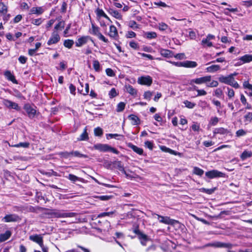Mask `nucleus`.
<instances>
[{
  "mask_svg": "<svg viewBox=\"0 0 252 252\" xmlns=\"http://www.w3.org/2000/svg\"><path fill=\"white\" fill-rule=\"evenodd\" d=\"M158 51L160 55L163 57L166 58H169L172 57V53L170 50L160 48L159 49Z\"/></svg>",
  "mask_w": 252,
  "mask_h": 252,
  "instance_id": "nucleus-26",
  "label": "nucleus"
},
{
  "mask_svg": "<svg viewBox=\"0 0 252 252\" xmlns=\"http://www.w3.org/2000/svg\"><path fill=\"white\" fill-rule=\"evenodd\" d=\"M76 214L73 212H63V218H72L75 217Z\"/></svg>",
  "mask_w": 252,
  "mask_h": 252,
  "instance_id": "nucleus-47",
  "label": "nucleus"
},
{
  "mask_svg": "<svg viewBox=\"0 0 252 252\" xmlns=\"http://www.w3.org/2000/svg\"><path fill=\"white\" fill-rule=\"evenodd\" d=\"M96 198H98L102 201H106V200H108L111 199L112 196L101 195V196H97L96 197Z\"/></svg>",
  "mask_w": 252,
  "mask_h": 252,
  "instance_id": "nucleus-54",
  "label": "nucleus"
},
{
  "mask_svg": "<svg viewBox=\"0 0 252 252\" xmlns=\"http://www.w3.org/2000/svg\"><path fill=\"white\" fill-rule=\"evenodd\" d=\"M43 20L41 18L38 19H32L31 23L36 26H39L43 22Z\"/></svg>",
  "mask_w": 252,
  "mask_h": 252,
  "instance_id": "nucleus-42",
  "label": "nucleus"
},
{
  "mask_svg": "<svg viewBox=\"0 0 252 252\" xmlns=\"http://www.w3.org/2000/svg\"><path fill=\"white\" fill-rule=\"evenodd\" d=\"M158 28L161 31H165L167 29L168 26L164 23H161L158 25Z\"/></svg>",
  "mask_w": 252,
  "mask_h": 252,
  "instance_id": "nucleus-60",
  "label": "nucleus"
},
{
  "mask_svg": "<svg viewBox=\"0 0 252 252\" xmlns=\"http://www.w3.org/2000/svg\"><path fill=\"white\" fill-rule=\"evenodd\" d=\"M108 35L114 39H117L118 38L119 34L118 31L114 26L111 25L110 26Z\"/></svg>",
  "mask_w": 252,
  "mask_h": 252,
  "instance_id": "nucleus-14",
  "label": "nucleus"
},
{
  "mask_svg": "<svg viewBox=\"0 0 252 252\" xmlns=\"http://www.w3.org/2000/svg\"><path fill=\"white\" fill-rule=\"evenodd\" d=\"M243 86L244 89L252 90V85L250 84L248 81H244Z\"/></svg>",
  "mask_w": 252,
  "mask_h": 252,
  "instance_id": "nucleus-55",
  "label": "nucleus"
},
{
  "mask_svg": "<svg viewBox=\"0 0 252 252\" xmlns=\"http://www.w3.org/2000/svg\"><path fill=\"white\" fill-rule=\"evenodd\" d=\"M220 69V65L218 64H213L206 68V71L209 73H214Z\"/></svg>",
  "mask_w": 252,
  "mask_h": 252,
  "instance_id": "nucleus-19",
  "label": "nucleus"
},
{
  "mask_svg": "<svg viewBox=\"0 0 252 252\" xmlns=\"http://www.w3.org/2000/svg\"><path fill=\"white\" fill-rule=\"evenodd\" d=\"M94 148L100 152H111L116 154H119V151L116 149L109 146L107 144H98L94 146Z\"/></svg>",
  "mask_w": 252,
  "mask_h": 252,
  "instance_id": "nucleus-3",
  "label": "nucleus"
},
{
  "mask_svg": "<svg viewBox=\"0 0 252 252\" xmlns=\"http://www.w3.org/2000/svg\"><path fill=\"white\" fill-rule=\"evenodd\" d=\"M68 155H71V156L77 157L79 158H86L87 156L85 155L82 154L80 153L78 151H74L70 152V154H67Z\"/></svg>",
  "mask_w": 252,
  "mask_h": 252,
  "instance_id": "nucleus-40",
  "label": "nucleus"
},
{
  "mask_svg": "<svg viewBox=\"0 0 252 252\" xmlns=\"http://www.w3.org/2000/svg\"><path fill=\"white\" fill-rule=\"evenodd\" d=\"M115 212H116L115 211H112V212H109L102 213H100L98 215L97 218H99L104 217H106V216L112 217L113 215L115 213Z\"/></svg>",
  "mask_w": 252,
  "mask_h": 252,
  "instance_id": "nucleus-34",
  "label": "nucleus"
},
{
  "mask_svg": "<svg viewBox=\"0 0 252 252\" xmlns=\"http://www.w3.org/2000/svg\"><path fill=\"white\" fill-rule=\"evenodd\" d=\"M137 82L139 84L149 86L152 84L153 80L150 76H141L138 78Z\"/></svg>",
  "mask_w": 252,
  "mask_h": 252,
  "instance_id": "nucleus-8",
  "label": "nucleus"
},
{
  "mask_svg": "<svg viewBox=\"0 0 252 252\" xmlns=\"http://www.w3.org/2000/svg\"><path fill=\"white\" fill-rule=\"evenodd\" d=\"M145 36L148 39L155 38L157 35L155 32H146L144 34Z\"/></svg>",
  "mask_w": 252,
  "mask_h": 252,
  "instance_id": "nucleus-39",
  "label": "nucleus"
},
{
  "mask_svg": "<svg viewBox=\"0 0 252 252\" xmlns=\"http://www.w3.org/2000/svg\"><path fill=\"white\" fill-rule=\"evenodd\" d=\"M115 165H116V167L123 173H124L126 177L128 179H132L133 178H137L138 179L140 180H143V178L140 176H139L138 175L136 174H133V175H130L127 173L123 166V165L122 164V162L120 161H116L114 163Z\"/></svg>",
  "mask_w": 252,
  "mask_h": 252,
  "instance_id": "nucleus-2",
  "label": "nucleus"
},
{
  "mask_svg": "<svg viewBox=\"0 0 252 252\" xmlns=\"http://www.w3.org/2000/svg\"><path fill=\"white\" fill-rule=\"evenodd\" d=\"M93 67L96 71H99L100 69V64L98 61L94 60L93 61Z\"/></svg>",
  "mask_w": 252,
  "mask_h": 252,
  "instance_id": "nucleus-50",
  "label": "nucleus"
},
{
  "mask_svg": "<svg viewBox=\"0 0 252 252\" xmlns=\"http://www.w3.org/2000/svg\"><path fill=\"white\" fill-rule=\"evenodd\" d=\"M160 149L163 151H164L166 152H168V153H170L175 155H177V154L176 152H175L174 151H173L171 149H170L169 148L166 147L165 146H161Z\"/></svg>",
  "mask_w": 252,
  "mask_h": 252,
  "instance_id": "nucleus-43",
  "label": "nucleus"
},
{
  "mask_svg": "<svg viewBox=\"0 0 252 252\" xmlns=\"http://www.w3.org/2000/svg\"><path fill=\"white\" fill-rule=\"evenodd\" d=\"M240 60H241L244 63H249L251 62H252V55L246 54L244 56L240 57Z\"/></svg>",
  "mask_w": 252,
  "mask_h": 252,
  "instance_id": "nucleus-29",
  "label": "nucleus"
},
{
  "mask_svg": "<svg viewBox=\"0 0 252 252\" xmlns=\"http://www.w3.org/2000/svg\"><path fill=\"white\" fill-rule=\"evenodd\" d=\"M2 103L5 106L9 109H14L16 110H19L20 109L17 103L12 102L8 99H4Z\"/></svg>",
  "mask_w": 252,
  "mask_h": 252,
  "instance_id": "nucleus-11",
  "label": "nucleus"
},
{
  "mask_svg": "<svg viewBox=\"0 0 252 252\" xmlns=\"http://www.w3.org/2000/svg\"><path fill=\"white\" fill-rule=\"evenodd\" d=\"M125 89L126 91L131 95L135 96L137 94V90L133 88L131 85H126Z\"/></svg>",
  "mask_w": 252,
  "mask_h": 252,
  "instance_id": "nucleus-25",
  "label": "nucleus"
},
{
  "mask_svg": "<svg viewBox=\"0 0 252 252\" xmlns=\"http://www.w3.org/2000/svg\"><path fill=\"white\" fill-rule=\"evenodd\" d=\"M211 76L210 75L205 76L200 78H197L190 80L189 84L193 85L194 83L198 85L202 84H207L211 81Z\"/></svg>",
  "mask_w": 252,
  "mask_h": 252,
  "instance_id": "nucleus-5",
  "label": "nucleus"
},
{
  "mask_svg": "<svg viewBox=\"0 0 252 252\" xmlns=\"http://www.w3.org/2000/svg\"><path fill=\"white\" fill-rule=\"evenodd\" d=\"M194 89L196 90L197 92V96L205 95L207 94L206 92L204 90L196 89L195 87H194Z\"/></svg>",
  "mask_w": 252,
  "mask_h": 252,
  "instance_id": "nucleus-58",
  "label": "nucleus"
},
{
  "mask_svg": "<svg viewBox=\"0 0 252 252\" xmlns=\"http://www.w3.org/2000/svg\"><path fill=\"white\" fill-rule=\"evenodd\" d=\"M156 216H157L158 220H159L160 222L166 224L172 223L173 220L170 219L168 217H163L159 215H156Z\"/></svg>",
  "mask_w": 252,
  "mask_h": 252,
  "instance_id": "nucleus-17",
  "label": "nucleus"
},
{
  "mask_svg": "<svg viewBox=\"0 0 252 252\" xmlns=\"http://www.w3.org/2000/svg\"><path fill=\"white\" fill-rule=\"evenodd\" d=\"M126 36L128 38L135 37L136 36V33L132 31H128L126 33Z\"/></svg>",
  "mask_w": 252,
  "mask_h": 252,
  "instance_id": "nucleus-62",
  "label": "nucleus"
},
{
  "mask_svg": "<svg viewBox=\"0 0 252 252\" xmlns=\"http://www.w3.org/2000/svg\"><path fill=\"white\" fill-rule=\"evenodd\" d=\"M44 11L43 7L36 6L32 7L30 10V14L41 15Z\"/></svg>",
  "mask_w": 252,
  "mask_h": 252,
  "instance_id": "nucleus-15",
  "label": "nucleus"
},
{
  "mask_svg": "<svg viewBox=\"0 0 252 252\" xmlns=\"http://www.w3.org/2000/svg\"><path fill=\"white\" fill-rule=\"evenodd\" d=\"M213 133L215 134H220L222 135H226L229 133V131L227 129L223 127H219L215 128L213 131Z\"/></svg>",
  "mask_w": 252,
  "mask_h": 252,
  "instance_id": "nucleus-23",
  "label": "nucleus"
},
{
  "mask_svg": "<svg viewBox=\"0 0 252 252\" xmlns=\"http://www.w3.org/2000/svg\"><path fill=\"white\" fill-rule=\"evenodd\" d=\"M127 145L129 148L131 149L134 152H135L138 155H141L143 154V150L142 148H140L135 145H134L131 143H128Z\"/></svg>",
  "mask_w": 252,
  "mask_h": 252,
  "instance_id": "nucleus-22",
  "label": "nucleus"
},
{
  "mask_svg": "<svg viewBox=\"0 0 252 252\" xmlns=\"http://www.w3.org/2000/svg\"><path fill=\"white\" fill-rule=\"evenodd\" d=\"M89 139L88 134L87 132V128L84 129L83 133L80 135V137L77 138L78 141H85Z\"/></svg>",
  "mask_w": 252,
  "mask_h": 252,
  "instance_id": "nucleus-30",
  "label": "nucleus"
},
{
  "mask_svg": "<svg viewBox=\"0 0 252 252\" xmlns=\"http://www.w3.org/2000/svg\"><path fill=\"white\" fill-rule=\"evenodd\" d=\"M30 239L38 244L40 246L43 245V238L40 235H33L30 236Z\"/></svg>",
  "mask_w": 252,
  "mask_h": 252,
  "instance_id": "nucleus-16",
  "label": "nucleus"
},
{
  "mask_svg": "<svg viewBox=\"0 0 252 252\" xmlns=\"http://www.w3.org/2000/svg\"><path fill=\"white\" fill-rule=\"evenodd\" d=\"M68 179L70 180V181L73 182H75L77 181H79V178L77 177L75 175H74L73 174H69L68 175Z\"/></svg>",
  "mask_w": 252,
  "mask_h": 252,
  "instance_id": "nucleus-56",
  "label": "nucleus"
},
{
  "mask_svg": "<svg viewBox=\"0 0 252 252\" xmlns=\"http://www.w3.org/2000/svg\"><path fill=\"white\" fill-rule=\"evenodd\" d=\"M129 46L131 48L134 49H137L139 48V46L137 43L135 41H131L129 42Z\"/></svg>",
  "mask_w": 252,
  "mask_h": 252,
  "instance_id": "nucleus-64",
  "label": "nucleus"
},
{
  "mask_svg": "<svg viewBox=\"0 0 252 252\" xmlns=\"http://www.w3.org/2000/svg\"><path fill=\"white\" fill-rule=\"evenodd\" d=\"M5 76L7 78L8 80L11 81L13 83L17 84V82L15 78L14 75L11 73V72L9 70L6 71L4 73Z\"/></svg>",
  "mask_w": 252,
  "mask_h": 252,
  "instance_id": "nucleus-24",
  "label": "nucleus"
},
{
  "mask_svg": "<svg viewBox=\"0 0 252 252\" xmlns=\"http://www.w3.org/2000/svg\"><path fill=\"white\" fill-rule=\"evenodd\" d=\"M126 106V104L124 102H120L117 107V112H121L123 111L125 109Z\"/></svg>",
  "mask_w": 252,
  "mask_h": 252,
  "instance_id": "nucleus-46",
  "label": "nucleus"
},
{
  "mask_svg": "<svg viewBox=\"0 0 252 252\" xmlns=\"http://www.w3.org/2000/svg\"><path fill=\"white\" fill-rule=\"evenodd\" d=\"M197 65V63L194 61H186L183 62V67L194 68Z\"/></svg>",
  "mask_w": 252,
  "mask_h": 252,
  "instance_id": "nucleus-27",
  "label": "nucleus"
},
{
  "mask_svg": "<svg viewBox=\"0 0 252 252\" xmlns=\"http://www.w3.org/2000/svg\"><path fill=\"white\" fill-rule=\"evenodd\" d=\"M128 26L129 28L134 30H136L139 28V25H138L134 21H130L128 23Z\"/></svg>",
  "mask_w": 252,
  "mask_h": 252,
  "instance_id": "nucleus-35",
  "label": "nucleus"
},
{
  "mask_svg": "<svg viewBox=\"0 0 252 252\" xmlns=\"http://www.w3.org/2000/svg\"><path fill=\"white\" fill-rule=\"evenodd\" d=\"M63 212L59 211H54L52 213V214L54 215L55 217L57 218H63V216H62V215L63 216Z\"/></svg>",
  "mask_w": 252,
  "mask_h": 252,
  "instance_id": "nucleus-57",
  "label": "nucleus"
},
{
  "mask_svg": "<svg viewBox=\"0 0 252 252\" xmlns=\"http://www.w3.org/2000/svg\"><path fill=\"white\" fill-rule=\"evenodd\" d=\"M90 33L97 36L100 40L105 43L108 42V40L103 36L100 32L99 28L92 24V28L90 30Z\"/></svg>",
  "mask_w": 252,
  "mask_h": 252,
  "instance_id": "nucleus-4",
  "label": "nucleus"
},
{
  "mask_svg": "<svg viewBox=\"0 0 252 252\" xmlns=\"http://www.w3.org/2000/svg\"><path fill=\"white\" fill-rule=\"evenodd\" d=\"M219 80L220 82L230 85L235 89L240 87L239 84L235 80L233 74H230L227 76L221 75L219 78Z\"/></svg>",
  "mask_w": 252,
  "mask_h": 252,
  "instance_id": "nucleus-1",
  "label": "nucleus"
},
{
  "mask_svg": "<svg viewBox=\"0 0 252 252\" xmlns=\"http://www.w3.org/2000/svg\"><path fill=\"white\" fill-rule=\"evenodd\" d=\"M94 132L96 136H100L102 134V130L100 127H97L95 128Z\"/></svg>",
  "mask_w": 252,
  "mask_h": 252,
  "instance_id": "nucleus-63",
  "label": "nucleus"
},
{
  "mask_svg": "<svg viewBox=\"0 0 252 252\" xmlns=\"http://www.w3.org/2000/svg\"><path fill=\"white\" fill-rule=\"evenodd\" d=\"M74 41L71 39L65 40L63 43V45L69 49L71 48L74 44Z\"/></svg>",
  "mask_w": 252,
  "mask_h": 252,
  "instance_id": "nucleus-37",
  "label": "nucleus"
},
{
  "mask_svg": "<svg viewBox=\"0 0 252 252\" xmlns=\"http://www.w3.org/2000/svg\"><path fill=\"white\" fill-rule=\"evenodd\" d=\"M118 93L115 88H112L109 93V96L110 98H113L118 95Z\"/></svg>",
  "mask_w": 252,
  "mask_h": 252,
  "instance_id": "nucleus-51",
  "label": "nucleus"
},
{
  "mask_svg": "<svg viewBox=\"0 0 252 252\" xmlns=\"http://www.w3.org/2000/svg\"><path fill=\"white\" fill-rule=\"evenodd\" d=\"M19 219V217L15 215V214H11V215H6L4 218L3 220L5 222H13V221H16L18 220Z\"/></svg>",
  "mask_w": 252,
  "mask_h": 252,
  "instance_id": "nucleus-18",
  "label": "nucleus"
},
{
  "mask_svg": "<svg viewBox=\"0 0 252 252\" xmlns=\"http://www.w3.org/2000/svg\"><path fill=\"white\" fill-rule=\"evenodd\" d=\"M128 119L130 121L132 125H137L140 123L139 118L135 115H130L128 117Z\"/></svg>",
  "mask_w": 252,
  "mask_h": 252,
  "instance_id": "nucleus-21",
  "label": "nucleus"
},
{
  "mask_svg": "<svg viewBox=\"0 0 252 252\" xmlns=\"http://www.w3.org/2000/svg\"><path fill=\"white\" fill-rule=\"evenodd\" d=\"M193 172L197 175L201 176L204 173V171L197 167H194L193 168Z\"/></svg>",
  "mask_w": 252,
  "mask_h": 252,
  "instance_id": "nucleus-41",
  "label": "nucleus"
},
{
  "mask_svg": "<svg viewBox=\"0 0 252 252\" xmlns=\"http://www.w3.org/2000/svg\"><path fill=\"white\" fill-rule=\"evenodd\" d=\"M244 122L246 124L250 123L252 121V112H248L244 117Z\"/></svg>",
  "mask_w": 252,
  "mask_h": 252,
  "instance_id": "nucleus-33",
  "label": "nucleus"
},
{
  "mask_svg": "<svg viewBox=\"0 0 252 252\" xmlns=\"http://www.w3.org/2000/svg\"><path fill=\"white\" fill-rule=\"evenodd\" d=\"M219 83L217 81L212 80L207 83L206 86L208 87H216L218 86Z\"/></svg>",
  "mask_w": 252,
  "mask_h": 252,
  "instance_id": "nucleus-48",
  "label": "nucleus"
},
{
  "mask_svg": "<svg viewBox=\"0 0 252 252\" xmlns=\"http://www.w3.org/2000/svg\"><path fill=\"white\" fill-rule=\"evenodd\" d=\"M95 12H96V14L97 16L103 17L105 18L106 19H107V20L110 21V19L109 18V17H108V16L104 13V12L103 11V10L102 9L97 8Z\"/></svg>",
  "mask_w": 252,
  "mask_h": 252,
  "instance_id": "nucleus-31",
  "label": "nucleus"
},
{
  "mask_svg": "<svg viewBox=\"0 0 252 252\" xmlns=\"http://www.w3.org/2000/svg\"><path fill=\"white\" fill-rule=\"evenodd\" d=\"M219 121V119L217 117H214L211 118L210 121L209 122L208 126H214L217 125Z\"/></svg>",
  "mask_w": 252,
  "mask_h": 252,
  "instance_id": "nucleus-36",
  "label": "nucleus"
},
{
  "mask_svg": "<svg viewBox=\"0 0 252 252\" xmlns=\"http://www.w3.org/2000/svg\"><path fill=\"white\" fill-rule=\"evenodd\" d=\"M186 107L189 109L193 108L195 106V103L189 101L188 100H185L184 102Z\"/></svg>",
  "mask_w": 252,
  "mask_h": 252,
  "instance_id": "nucleus-45",
  "label": "nucleus"
},
{
  "mask_svg": "<svg viewBox=\"0 0 252 252\" xmlns=\"http://www.w3.org/2000/svg\"><path fill=\"white\" fill-rule=\"evenodd\" d=\"M227 95L229 99H232L235 95L234 91L233 89L228 88H227Z\"/></svg>",
  "mask_w": 252,
  "mask_h": 252,
  "instance_id": "nucleus-52",
  "label": "nucleus"
},
{
  "mask_svg": "<svg viewBox=\"0 0 252 252\" xmlns=\"http://www.w3.org/2000/svg\"><path fill=\"white\" fill-rule=\"evenodd\" d=\"M11 233L10 231H6L4 233L0 235V242H4L7 240L11 236Z\"/></svg>",
  "mask_w": 252,
  "mask_h": 252,
  "instance_id": "nucleus-28",
  "label": "nucleus"
},
{
  "mask_svg": "<svg viewBox=\"0 0 252 252\" xmlns=\"http://www.w3.org/2000/svg\"><path fill=\"white\" fill-rule=\"evenodd\" d=\"M215 36L214 35L209 34L207 35L206 38H203L201 42L202 46L205 47H210L213 46V43L211 41V40L215 39Z\"/></svg>",
  "mask_w": 252,
  "mask_h": 252,
  "instance_id": "nucleus-6",
  "label": "nucleus"
},
{
  "mask_svg": "<svg viewBox=\"0 0 252 252\" xmlns=\"http://www.w3.org/2000/svg\"><path fill=\"white\" fill-rule=\"evenodd\" d=\"M91 38L89 36H83L78 38L75 42L77 47H81L85 44Z\"/></svg>",
  "mask_w": 252,
  "mask_h": 252,
  "instance_id": "nucleus-13",
  "label": "nucleus"
},
{
  "mask_svg": "<svg viewBox=\"0 0 252 252\" xmlns=\"http://www.w3.org/2000/svg\"><path fill=\"white\" fill-rule=\"evenodd\" d=\"M205 175L210 178H214L216 177H223L224 174L220 171L217 170H212L205 173Z\"/></svg>",
  "mask_w": 252,
  "mask_h": 252,
  "instance_id": "nucleus-10",
  "label": "nucleus"
},
{
  "mask_svg": "<svg viewBox=\"0 0 252 252\" xmlns=\"http://www.w3.org/2000/svg\"><path fill=\"white\" fill-rule=\"evenodd\" d=\"M152 96V93L150 91H147L144 94V97L145 99L150 100L151 96Z\"/></svg>",
  "mask_w": 252,
  "mask_h": 252,
  "instance_id": "nucleus-59",
  "label": "nucleus"
},
{
  "mask_svg": "<svg viewBox=\"0 0 252 252\" xmlns=\"http://www.w3.org/2000/svg\"><path fill=\"white\" fill-rule=\"evenodd\" d=\"M29 145H30L29 143H28V142H21L17 144L12 145H10V146L11 147H17V148H19V147L28 148V147H29Z\"/></svg>",
  "mask_w": 252,
  "mask_h": 252,
  "instance_id": "nucleus-38",
  "label": "nucleus"
},
{
  "mask_svg": "<svg viewBox=\"0 0 252 252\" xmlns=\"http://www.w3.org/2000/svg\"><path fill=\"white\" fill-rule=\"evenodd\" d=\"M60 40V36L57 32L54 31L47 42L48 45L57 43Z\"/></svg>",
  "mask_w": 252,
  "mask_h": 252,
  "instance_id": "nucleus-9",
  "label": "nucleus"
},
{
  "mask_svg": "<svg viewBox=\"0 0 252 252\" xmlns=\"http://www.w3.org/2000/svg\"><path fill=\"white\" fill-rule=\"evenodd\" d=\"M201 189L202 190V191H203L207 194H211L215 191V188L211 189H206L205 188H202Z\"/></svg>",
  "mask_w": 252,
  "mask_h": 252,
  "instance_id": "nucleus-61",
  "label": "nucleus"
},
{
  "mask_svg": "<svg viewBox=\"0 0 252 252\" xmlns=\"http://www.w3.org/2000/svg\"><path fill=\"white\" fill-rule=\"evenodd\" d=\"M108 12L115 18L119 20H122L123 16L118 11L112 8H110L108 10Z\"/></svg>",
  "mask_w": 252,
  "mask_h": 252,
  "instance_id": "nucleus-20",
  "label": "nucleus"
},
{
  "mask_svg": "<svg viewBox=\"0 0 252 252\" xmlns=\"http://www.w3.org/2000/svg\"><path fill=\"white\" fill-rule=\"evenodd\" d=\"M108 137H109L110 138H114L120 140V139H121V138H123L124 136L122 135L118 134H109L108 135L107 138H108Z\"/></svg>",
  "mask_w": 252,
  "mask_h": 252,
  "instance_id": "nucleus-49",
  "label": "nucleus"
},
{
  "mask_svg": "<svg viewBox=\"0 0 252 252\" xmlns=\"http://www.w3.org/2000/svg\"><path fill=\"white\" fill-rule=\"evenodd\" d=\"M252 156V152L248 151H245L243 152L241 155V158L244 160L248 158H250Z\"/></svg>",
  "mask_w": 252,
  "mask_h": 252,
  "instance_id": "nucleus-32",
  "label": "nucleus"
},
{
  "mask_svg": "<svg viewBox=\"0 0 252 252\" xmlns=\"http://www.w3.org/2000/svg\"><path fill=\"white\" fill-rule=\"evenodd\" d=\"M133 231L138 235V238L140 240L141 244L143 246H146V243L150 240L146 234L141 232L137 229H135Z\"/></svg>",
  "mask_w": 252,
  "mask_h": 252,
  "instance_id": "nucleus-7",
  "label": "nucleus"
},
{
  "mask_svg": "<svg viewBox=\"0 0 252 252\" xmlns=\"http://www.w3.org/2000/svg\"><path fill=\"white\" fill-rule=\"evenodd\" d=\"M223 94L222 90L220 88H218L214 91V95L218 97H220Z\"/></svg>",
  "mask_w": 252,
  "mask_h": 252,
  "instance_id": "nucleus-53",
  "label": "nucleus"
},
{
  "mask_svg": "<svg viewBox=\"0 0 252 252\" xmlns=\"http://www.w3.org/2000/svg\"><path fill=\"white\" fill-rule=\"evenodd\" d=\"M24 108L26 110L29 117L33 118L35 116L36 110L34 107L31 106L29 104H26L25 105Z\"/></svg>",
  "mask_w": 252,
  "mask_h": 252,
  "instance_id": "nucleus-12",
  "label": "nucleus"
},
{
  "mask_svg": "<svg viewBox=\"0 0 252 252\" xmlns=\"http://www.w3.org/2000/svg\"><path fill=\"white\" fill-rule=\"evenodd\" d=\"M64 27V22L63 21H60L58 24L55 27V29L56 30H62Z\"/></svg>",
  "mask_w": 252,
  "mask_h": 252,
  "instance_id": "nucleus-44",
  "label": "nucleus"
}]
</instances>
